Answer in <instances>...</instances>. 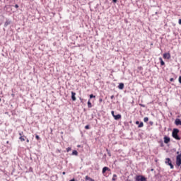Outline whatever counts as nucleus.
<instances>
[{"label":"nucleus","instance_id":"obj_1","mask_svg":"<svg viewBox=\"0 0 181 181\" xmlns=\"http://www.w3.org/2000/svg\"><path fill=\"white\" fill-rule=\"evenodd\" d=\"M180 132V130L178 129H173L172 136L177 141H180L181 138L179 136L178 134Z\"/></svg>","mask_w":181,"mask_h":181},{"label":"nucleus","instance_id":"obj_2","mask_svg":"<svg viewBox=\"0 0 181 181\" xmlns=\"http://www.w3.org/2000/svg\"><path fill=\"white\" fill-rule=\"evenodd\" d=\"M177 156H176V165L177 166L181 165V153L180 154V151L177 152Z\"/></svg>","mask_w":181,"mask_h":181},{"label":"nucleus","instance_id":"obj_3","mask_svg":"<svg viewBox=\"0 0 181 181\" xmlns=\"http://www.w3.org/2000/svg\"><path fill=\"white\" fill-rule=\"evenodd\" d=\"M165 163L168 164L170 167L171 169H173L174 167L172 164V160H170V158H167L165 159Z\"/></svg>","mask_w":181,"mask_h":181},{"label":"nucleus","instance_id":"obj_4","mask_svg":"<svg viewBox=\"0 0 181 181\" xmlns=\"http://www.w3.org/2000/svg\"><path fill=\"white\" fill-rule=\"evenodd\" d=\"M136 181H147L146 178L144 176H141V175L136 176Z\"/></svg>","mask_w":181,"mask_h":181},{"label":"nucleus","instance_id":"obj_5","mask_svg":"<svg viewBox=\"0 0 181 181\" xmlns=\"http://www.w3.org/2000/svg\"><path fill=\"white\" fill-rule=\"evenodd\" d=\"M163 58L165 59H170V53H164Z\"/></svg>","mask_w":181,"mask_h":181},{"label":"nucleus","instance_id":"obj_6","mask_svg":"<svg viewBox=\"0 0 181 181\" xmlns=\"http://www.w3.org/2000/svg\"><path fill=\"white\" fill-rule=\"evenodd\" d=\"M113 117L115 120H119L122 118V115L120 114H117V115H113Z\"/></svg>","mask_w":181,"mask_h":181},{"label":"nucleus","instance_id":"obj_7","mask_svg":"<svg viewBox=\"0 0 181 181\" xmlns=\"http://www.w3.org/2000/svg\"><path fill=\"white\" fill-rule=\"evenodd\" d=\"M175 124L176 126H181V119L179 118H177L175 121Z\"/></svg>","mask_w":181,"mask_h":181},{"label":"nucleus","instance_id":"obj_8","mask_svg":"<svg viewBox=\"0 0 181 181\" xmlns=\"http://www.w3.org/2000/svg\"><path fill=\"white\" fill-rule=\"evenodd\" d=\"M169 142H170V138H169L168 136H165L164 137V143L165 144H169Z\"/></svg>","mask_w":181,"mask_h":181},{"label":"nucleus","instance_id":"obj_9","mask_svg":"<svg viewBox=\"0 0 181 181\" xmlns=\"http://www.w3.org/2000/svg\"><path fill=\"white\" fill-rule=\"evenodd\" d=\"M26 139H27V136H25V135L21 136L19 137V140H20L21 142L25 141Z\"/></svg>","mask_w":181,"mask_h":181},{"label":"nucleus","instance_id":"obj_10","mask_svg":"<svg viewBox=\"0 0 181 181\" xmlns=\"http://www.w3.org/2000/svg\"><path fill=\"white\" fill-rule=\"evenodd\" d=\"M118 89L123 90L124 88V84L123 83H119L117 86Z\"/></svg>","mask_w":181,"mask_h":181},{"label":"nucleus","instance_id":"obj_11","mask_svg":"<svg viewBox=\"0 0 181 181\" xmlns=\"http://www.w3.org/2000/svg\"><path fill=\"white\" fill-rule=\"evenodd\" d=\"M71 99L73 101H76V93L74 92H71Z\"/></svg>","mask_w":181,"mask_h":181},{"label":"nucleus","instance_id":"obj_12","mask_svg":"<svg viewBox=\"0 0 181 181\" xmlns=\"http://www.w3.org/2000/svg\"><path fill=\"white\" fill-rule=\"evenodd\" d=\"M110 171V169L109 168H107V167H104L103 168V170H102V173H103V174H104V173H106V171Z\"/></svg>","mask_w":181,"mask_h":181},{"label":"nucleus","instance_id":"obj_13","mask_svg":"<svg viewBox=\"0 0 181 181\" xmlns=\"http://www.w3.org/2000/svg\"><path fill=\"white\" fill-rule=\"evenodd\" d=\"M85 180L86 181H95V180L90 178L89 176H86Z\"/></svg>","mask_w":181,"mask_h":181},{"label":"nucleus","instance_id":"obj_14","mask_svg":"<svg viewBox=\"0 0 181 181\" xmlns=\"http://www.w3.org/2000/svg\"><path fill=\"white\" fill-rule=\"evenodd\" d=\"M88 108L93 107V105H92V103L90 102V100H89L88 102Z\"/></svg>","mask_w":181,"mask_h":181},{"label":"nucleus","instance_id":"obj_15","mask_svg":"<svg viewBox=\"0 0 181 181\" xmlns=\"http://www.w3.org/2000/svg\"><path fill=\"white\" fill-rule=\"evenodd\" d=\"M117 179V175L114 174L112 178V181H116Z\"/></svg>","mask_w":181,"mask_h":181},{"label":"nucleus","instance_id":"obj_16","mask_svg":"<svg viewBox=\"0 0 181 181\" xmlns=\"http://www.w3.org/2000/svg\"><path fill=\"white\" fill-rule=\"evenodd\" d=\"M159 60H160V65H161V66H164L165 63H164V62L163 61V59H162L161 57L159 58Z\"/></svg>","mask_w":181,"mask_h":181},{"label":"nucleus","instance_id":"obj_17","mask_svg":"<svg viewBox=\"0 0 181 181\" xmlns=\"http://www.w3.org/2000/svg\"><path fill=\"white\" fill-rule=\"evenodd\" d=\"M71 155H72V156H78V152H77V151H76V150L73 151Z\"/></svg>","mask_w":181,"mask_h":181},{"label":"nucleus","instance_id":"obj_18","mask_svg":"<svg viewBox=\"0 0 181 181\" xmlns=\"http://www.w3.org/2000/svg\"><path fill=\"white\" fill-rule=\"evenodd\" d=\"M143 127H144V122H141L139 124L138 127H139V128H142Z\"/></svg>","mask_w":181,"mask_h":181},{"label":"nucleus","instance_id":"obj_19","mask_svg":"<svg viewBox=\"0 0 181 181\" xmlns=\"http://www.w3.org/2000/svg\"><path fill=\"white\" fill-rule=\"evenodd\" d=\"M148 117H145L144 118V122H148Z\"/></svg>","mask_w":181,"mask_h":181},{"label":"nucleus","instance_id":"obj_20","mask_svg":"<svg viewBox=\"0 0 181 181\" xmlns=\"http://www.w3.org/2000/svg\"><path fill=\"white\" fill-rule=\"evenodd\" d=\"M85 129H90V125L89 124L86 125Z\"/></svg>","mask_w":181,"mask_h":181},{"label":"nucleus","instance_id":"obj_21","mask_svg":"<svg viewBox=\"0 0 181 181\" xmlns=\"http://www.w3.org/2000/svg\"><path fill=\"white\" fill-rule=\"evenodd\" d=\"M70 151H71V147L66 148V152H70Z\"/></svg>","mask_w":181,"mask_h":181},{"label":"nucleus","instance_id":"obj_22","mask_svg":"<svg viewBox=\"0 0 181 181\" xmlns=\"http://www.w3.org/2000/svg\"><path fill=\"white\" fill-rule=\"evenodd\" d=\"M92 98H95V96L93 95V94L90 95V99H92Z\"/></svg>","mask_w":181,"mask_h":181},{"label":"nucleus","instance_id":"obj_23","mask_svg":"<svg viewBox=\"0 0 181 181\" xmlns=\"http://www.w3.org/2000/svg\"><path fill=\"white\" fill-rule=\"evenodd\" d=\"M19 136H23L24 135H23V132H19Z\"/></svg>","mask_w":181,"mask_h":181},{"label":"nucleus","instance_id":"obj_24","mask_svg":"<svg viewBox=\"0 0 181 181\" xmlns=\"http://www.w3.org/2000/svg\"><path fill=\"white\" fill-rule=\"evenodd\" d=\"M35 139H36V140H40V136H39V135H35Z\"/></svg>","mask_w":181,"mask_h":181},{"label":"nucleus","instance_id":"obj_25","mask_svg":"<svg viewBox=\"0 0 181 181\" xmlns=\"http://www.w3.org/2000/svg\"><path fill=\"white\" fill-rule=\"evenodd\" d=\"M111 115H112V117L115 116L114 110H112Z\"/></svg>","mask_w":181,"mask_h":181},{"label":"nucleus","instance_id":"obj_26","mask_svg":"<svg viewBox=\"0 0 181 181\" xmlns=\"http://www.w3.org/2000/svg\"><path fill=\"white\" fill-rule=\"evenodd\" d=\"M25 141H26L27 143H30L29 139L26 138V139H25Z\"/></svg>","mask_w":181,"mask_h":181},{"label":"nucleus","instance_id":"obj_27","mask_svg":"<svg viewBox=\"0 0 181 181\" xmlns=\"http://www.w3.org/2000/svg\"><path fill=\"white\" fill-rule=\"evenodd\" d=\"M139 123H140L139 121H136V125H139Z\"/></svg>","mask_w":181,"mask_h":181},{"label":"nucleus","instance_id":"obj_28","mask_svg":"<svg viewBox=\"0 0 181 181\" xmlns=\"http://www.w3.org/2000/svg\"><path fill=\"white\" fill-rule=\"evenodd\" d=\"M15 8H19V6L17 5V4H16V5H15Z\"/></svg>","mask_w":181,"mask_h":181},{"label":"nucleus","instance_id":"obj_29","mask_svg":"<svg viewBox=\"0 0 181 181\" xmlns=\"http://www.w3.org/2000/svg\"><path fill=\"white\" fill-rule=\"evenodd\" d=\"M178 23L179 25H181V18L179 19Z\"/></svg>","mask_w":181,"mask_h":181},{"label":"nucleus","instance_id":"obj_30","mask_svg":"<svg viewBox=\"0 0 181 181\" xmlns=\"http://www.w3.org/2000/svg\"><path fill=\"white\" fill-rule=\"evenodd\" d=\"M179 83H181V76H179Z\"/></svg>","mask_w":181,"mask_h":181},{"label":"nucleus","instance_id":"obj_31","mask_svg":"<svg viewBox=\"0 0 181 181\" xmlns=\"http://www.w3.org/2000/svg\"><path fill=\"white\" fill-rule=\"evenodd\" d=\"M114 98H115L114 95L110 96V99H111V100L114 99Z\"/></svg>","mask_w":181,"mask_h":181},{"label":"nucleus","instance_id":"obj_32","mask_svg":"<svg viewBox=\"0 0 181 181\" xmlns=\"http://www.w3.org/2000/svg\"><path fill=\"white\" fill-rule=\"evenodd\" d=\"M174 81V79H173V78H170V81Z\"/></svg>","mask_w":181,"mask_h":181},{"label":"nucleus","instance_id":"obj_33","mask_svg":"<svg viewBox=\"0 0 181 181\" xmlns=\"http://www.w3.org/2000/svg\"><path fill=\"white\" fill-rule=\"evenodd\" d=\"M117 0H112V2L117 3Z\"/></svg>","mask_w":181,"mask_h":181},{"label":"nucleus","instance_id":"obj_34","mask_svg":"<svg viewBox=\"0 0 181 181\" xmlns=\"http://www.w3.org/2000/svg\"><path fill=\"white\" fill-rule=\"evenodd\" d=\"M62 174L64 175L66 174V173H65V172H63Z\"/></svg>","mask_w":181,"mask_h":181},{"label":"nucleus","instance_id":"obj_35","mask_svg":"<svg viewBox=\"0 0 181 181\" xmlns=\"http://www.w3.org/2000/svg\"><path fill=\"white\" fill-rule=\"evenodd\" d=\"M70 181H75V180H74V179H72V180H71Z\"/></svg>","mask_w":181,"mask_h":181},{"label":"nucleus","instance_id":"obj_36","mask_svg":"<svg viewBox=\"0 0 181 181\" xmlns=\"http://www.w3.org/2000/svg\"><path fill=\"white\" fill-rule=\"evenodd\" d=\"M110 156H111V154L110 153H107Z\"/></svg>","mask_w":181,"mask_h":181},{"label":"nucleus","instance_id":"obj_37","mask_svg":"<svg viewBox=\"0 0 181 181\" xmlns=\"http://www.w3.org/2000/svg\"><path fill=\"white\" fill-rule=\"evenodd\" d=\"M81 147V146L80 145H78V148H80Z\"/></svg>","mask_w":181,"mask_h":181},{"label":"nucleus","instance_id":"obj_38","mask_svg":"<svg viewBox=\"0 0 181 181\" xmlns=\"http://www.w3.org/2000/svg\"><path fill=\"white\" fill-rule=\"evenodd\" d=\"M58 152L60 153L61 151H60V150H58Z\"/></svg>","mask_w":181,"mask_h":181},{"label":"nucleus","instance_id":"obj_39","mask_svg":"<svg viewBox=\"0 0 181 181\" xmlns=\"http://www.w3.org/2000/svg\"><path fill=\"white\" fill-rule=\"evenodd\" d=\"M142 107H144V105H141Z\"/></svg>","mask_w":181,"mask_h":181},{"label":"nucleus","instance_id":"obj_40","mask_svg":"<svg viewBox=\"0 0 181 181\" xmlns=\"http://www.w3.org/2000/svg\"><path fill=\"white\" fill-rule=\"evenodd\" d=\"M0 102H1V98H0Z\"/></svg>","mask_w":181,"mask_h":181},{"label":"nucleus","instance_id":"obj_41","mask_svg":"<svg viewBox=\"0 0 181 181\" xmlns=\"http://www.w3.org/2000/svg\"><path fill=\"white\" fill-rule=\"evenodd\" d=\"M151 170L153 171V170L152 169Z\"/></svg>","mask_w":181,"mask_h":181}]
</instances>
